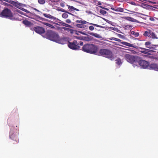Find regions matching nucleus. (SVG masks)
<instances>
[{
	"label": "nucleus",
	"mask_w": 158,
	"mask_h": 158,
	"mask_svg": "<svg viewBox=\"0 0 158 158\" xmlns=\"http://www.w3.org/2000/svg\"><path fill=\"white\" fill-rule=\"evenodd\" d=\"M44 37L52 41L62 44L58 34L51 30H48L45 34Z\"/></svg>",
	"instance_id": "nucleus-1"
},
{
	"label": "nucleus",
	"mask_w": 158,
	"mask_h": 158,
	"mask_svg": "<svg viewBox=\"0 0 158 158\" xmlns=\"http://www.w3.org/2000/svg\"><path fill=\"white\" fill-rule=\"evenodd\" d=\"M82 49L84 52L92 54H95L98 51V46L92 44H85Z\"/></svg>",
	"instance_id": "nucleus-2"
},
{
	"label": "nucleus",
	"mask_w": 158,
	"mask_h": 158,
	"mask_svg": "<svg viewBox=\"0 0 158 158\" xmlns=\"http://www.w3.org/2000/svg\"><path fill=\"white\" fill-rule=\"evenodd\" d=\"M124 57L128 62L132 64L134 67L138 65V61L139 59H140V57L137 56H134L129 54H125Z\"/></svg>",
	"instance_id": "nucleus-3"
},
{
	"label": "nucleus",
	"mask_w": 158,
	"mask_h": 158,
	"mask_svg": "<svg viewBox=\"0 0 158 158\" xmlns=\"http://www.w3.org/2000/svg\"><path fill=\"white\" fill-rule=\"evenodd\" d=\"M19 134V130L14 129L13 127H11L10 132V138L13 140L15 142L13 143V144H16L19 143V140L18 135Z\"/></svg>",
	"instance_id": "nucleus-4"
},
{
	"label": "nucleus",
	"mask_w": 158,
	"mask_h": 158,
	"mask_svg": "<svg viewBox=\"0 0 158 158\" xmlns=\"http://www.w3.org/2000/svg\"><path fill=\"white\" fill-rule=\"evenodd\" d=\"M99 53L102 56L110 59L111 60H112L114 58L112 52L110 50L101 49L99 51Z\"/></svg>",
	"instance_id": "nucleus-5"
},
{
	"label": "nucleus",
	"mask_w": 158,
	"mask_h": 158,
	"mask_svg": "<svg viewBox=\"0 0 158 158\" xmlns=\"http://www.w3.org/2000/svg\"><path fill=\"white\" fill-rule=\"evenodd\" d=\"M1 17L10 19L11 20L15 19L11 10L8 8L5 9L1 13Z\"/></svg>",
	"instance_id": "nucleus-6"
},
{
	"label": "nucleus",
	"mask_w": 158,
	"mask_h": 158,
	"mask_svg": "<svg viewBox=\"0 0 158 158\" xmlns=\"http://www.w3.org/2000/svg\"><path fill=\"white\" fill-rule=\"evenodd\" d=\"M83 42L81 41L77 42V40H74L73 42H69L68 43V47L73 50H78L80 49V45L82 46L83 45Z\"/></svg>",
	"instance_id": "nucleus-7"
},
{
	"label": "nucleus",
	"mask_w": 158,
	"mask_h": 158,
	"mask_svg": "<svg viewBox=\"0 0 158 158\" xmlns=\"http://www.w3.org/2000/svg\"><path fill=\"white\" fill-rule=\"evenodd\" d=\"M76 22L77 23L76 24V26L78 28H84L86 27L85 24L92 25L93 26H96L97 27H100L99 25L98 24L89 23L85 20H77Z\"/></svg>",
	"instance_id": "nucleus-8"
},
{
	"label": "nucleus",
	"mask_w": 158,
	"mask_h": 158,
	"mask_svg": "<svg viewBox=\"0 0 158 158\" xmlns=\"http://www.w3.org/2000/svg\"><path fill=\"white\" fill-rule=\"evenodd\" d=\"M138 64L142 69H148L149 65V62L144 60L139 59L138 61Z\"/></svg>",
	"instance_id": "nucleus-9"
},
{
	"label": "nucleus",
	"mask_w": 158,
	"mask_h": 158,
	"mask_svg": "<svg viewBox=\"0 0 158 158\" xmlns=\"http://www.w3.org/2000/svg\"><path fill=\"white\" fill-rule=\"evenodd\" d=\"M146 47L149 49L153 50H158V49L156 48L158 47V45L151 44V43L150 41H147L145 43Z\"/></svg>",
	"instance_id": "nucleus-10"
},
{
	"label": "nucleus",
	"mask_w": 158,
	"mask_h": 158,
	"mask_svg": "<svg viewBox=\"0 0 158 158\" xmlns=\"http://www.w3.org/2000/svg\"><path fill=\"white\" fill-rule=\"evenodd\" d=\"M31 30H34L36 33H38L40 34H44L45 32V30L43 27H40L37 26L34 27Z\"/></svg>",
	"instance_id": "nucleus-11"
},
{
	"label": "nucleus",
	"mask_w": 158,
	"mask_h": 158,
	"mask_svg": "<svg viewBox=\"0 0 158 158\" xmlns=\"http://www.w3.org/2000/svg\"><path fill=\"white\" fill-rule=\"evenodd\" d=\"M139 48L142 50L140 51V52L141 53L147 55H150L151 54L150 53V52H154V51L152 50L147 49L143 48L140 47Z\"/></svg>",
	"instance_id": "nucleus-12"
},
{
	"label": "nucleus",
	"mask_w": 158,
	"mask_h": 158,
	"mask_svg": "<svg viewBox=\"0 0 158 158\" xmlns=\"http://www.w3.org/2000/svg\"><path fill=\"white\" fill-rule=\"evenodd\" d=\"M116 41H118V42H121V43L123 45H124L125 46L131 47H133L135 48H136V46H134V44H131L130 43L126 42H121V40L120 39L116 38Z\"/></svg>",
	"instance_id": "nucleus-13"
},
{
	"label": "nucleus",
	"mask_w": 158,
	"mask_h": 158,
	"mask_svg": "<svg viewBox=\"0 0 158 158\" xmlns=\"http://www.w3.org/2000/svg\"><path fill=\"white\" fill-rule=\"evenodd\" d=\"M22 10L27 13V15L24 14V15H25L29 18L34 19V16L33 14L31 13L27 10L24 8H23Z\"/></svg>",
	"instance_id": "nucleus-14"
},
{
	"label": "nucleus",
	"mask_w": 158,
	"mask_h": 158,
	"mask_svg": "<svg viewBox=\"0 0 158 158\" xmlns=\"http://www.w3.org/2000/svg\"><path fill=\"white\" fill-rule=\"evenodd\" d=\"M22 10L27 13V15L24 14V15H25L29 18L34 19V16L33 14L31 13L27 10L24 8H23Z\"/></svg>",
	"instance_id": "nucleus-15"
},
{
	"label": "nucleus",
	"mask_w": 158,
	"mask_h": 158,
	"mask_svg": "<svg viewBox=\"0 0 158 158\" xmlns=\"http://www.w3.org/2000/svg\"><path fill=\"white\" fill-rule=\"evenodd\" d=\"M43 15L45 17L49 19H51L53 20L54 21H56L58 19L56 17L53 16L50 14H46V13H43Z\"/></svg>",
	"instance_id": "nucleus-16"
},
{
	"label": "nucleus",
	"mask_w": 158,
	"mask_h": 158,
	"mask_svg": "<svg viewBox=\"0 0 158 158\" xmlns=\"http://www.w3.org/2000/svg\"><path fill=\"white\" fill-rule=\"evenodd\" d=\"M158 64L155 63L151 64L149 65L150 68L151 69H153L155 70L156 71L157 68Z\"/></svg>",
	"instance_id": "nucleus-17"
},
{
	"label": "nucleus",
	"mask_w": 158,
	"mask_h": 158,
	"mask_svg": "<svg viewBox=\"0 0 158 158\" xmlns=\"http://www.w3.org/2000/svg\"><path fill=\"white\" fill-rule=\"evenodd\" d=\"M149 38L153 39H157L158 38L156 35L155 34V33L152 32L151 30L150 31V36L149 37Z\"/></svg>",
	"instance_id": "nucleus-18"
},
{
	"label": "nucleus",
	"mask_w": 158,
	"mask_h": 158,
	"mask_svg": "<svg viewBox=\"0 0 158 158\" xmlns=\"http://www.w3.org/2000/svg\"><path fill=\"white\" fill-rule=\"evenodd\" d=\"M23 23L25 25L29 27H31L33 25V24L32 23L27 20H23Z\"/></svg>",
	"instance_id": "nucleus-19"
},
{
	"label": "nucleus",
	"mask_w": 158,
	"mask_h": 158,
	"mask_svg": "<svg viewBox=\"0 0 158 158\" xmlns=\"http://www.w3.org/2000/svg\"><path fill=\"white\" fill-rule=\"evenodd\" d=\"M125 19L127 20L130 21L132 22L138 23L139 21L137 20L134 19V18L129 17H125Z\"/></svg>",
	"instance_id": "nucleus-20"
},
{
	"label": "nucleus",
	"mask_w": 158,
	"mask_h": 158,
	"mask_svg": "<svg viewBox=\"0 0 158 158\" xmlns=\"http://www.w3.org/2000/svg\"><path fill=\"white\" fill-rule=\"evenodd\" d=\"M66 6L68 7V8L70 10L72 11H74V10L79 11V9L74 7L72 6L68 5H67Z\"/></svg>",
	"instance_id": "nucleus-21"
},
{
	"label": "nucleus",
	"mask_w": 158,
	"mask_h": 158,
	"mask_svg": "<svg viewBox=\"0 0 158 158\" xmlns=\"http://www.w3.org/2000/svg\"><path fill=\"white\" fill-rule=\"evenodd\" d=\"M59 23L60 24L61 26H64L65 27H68L71 28L72 27V26L66 23L63 22H60Z\"/></svg>",
	"instance_id": "nucleus-22"
},
{
	"label": "nucleus",
	"mask_w": 158,
	"mask_h": 158,
	"mask_svg": "<svg viewBox=\"0 0 158 158\" xmlns=\"http://www.w3.org/2000/svg\"><path fill=\"white\" fill-rule=\"evenodd\" d=\"M151 30H149L148 31H144L143 34V35L145 37H149L150 36V33Z\"/></svg>",
	"instance_id": "nucleus-23"
},
{
	"label": "nucleus",
	"mask_w": 158,
	"mask_h": 158,
	"mask_svg": "<svg viewBox=\"0 0 158 158\" xmlns=\"http://www.w3.org/2000/svg\"><path fill=\"white\" fill-rule=\"evenodd\" d=\"M150 55H145V56L152 59H154L155 60H157L158 59V57L155 56H153L151 55V54Z\"/></svg>",
	"instance_id": "nucleus-24"
},
{
	"label": "nucleus",
	"mask_w": 158,
	"mask_h": 158,
	"mask_svg": "<svg viewBox=\"0 0 158 158\" xmlns=\"http://www.w3.org/2000/svg\"><path fill=\"white\" fill-rule=\"evenodd\" d=\"M9 1L10 2H9L10 3V4L14 5L16 7H17L19 5L18 3L16 2L15 1H12L11 0V1Z\"/></svg>",
	"instance_id": "nucleus-25"
},
{
	"label": "nucleus",
	"mask_w": 158,
	"mask_h": 158,
	"mask_svg": "<svg viewBox=\"0 0 158 158\" xmlns=\"http://www.w3.org/2000/svg\"><path fill=\"white\" fill-rule=\"evenodd\" d=\"M131 34L133 35L135 37H137L139 35V33L138 32H135L132 31L131 32Z\"/></svg>",
	"instance_id": "nucleus-26"
},
{
	"label": "nucleus",
	"mask_w": 158,
	"mask_h": 158,
	"mask_svg": "<svg viewBox=\"0 0 158 158\" xmlns=\"http://www.w3.org/2000/svg\"><path fill=\"white\" fill-rule=\"evenodd\" d=\"M44 24L48 27H50L52 28H55V27L52 25V24H51L49 23H44Z\"/></svg>",
	"instance_id": "nucleus-27"
},
{
	"label": "nucleus",
	"mask_w": 158,
	"mask_h": 158,
	"mask_svg": "<svg viewBox=\"0 0 158 158\" xmlns=\"http://www.w3.org/2000/svg\"><path fill=\"white\" fill-rule=\"evenodd\" d=\"M62 28L65 31H70V32L72 33H73V30L69 28L66 27H62Z\"/></svg>",
	"instance_id": "nucleus-28"
},
{
	"label": "nucleus",
	"mask_w": 158,
	"mask_h": 158,
	"mask_svg": "<svg viewBox=\"0 0 158 158\" xmlns=\"http://www.w3.org/2000/svg\"><path fill=\"white\" fill-rule=\"evenodd\" d=\"M116 11L122 12L123 11V9L121 7L116 8Z\"/></svg>",
	"instance_id": "nucleus-29"
},
{
	"label": "nucleus",
	"mask_w": 158,
	"mask_h": 158,
	"mask_svg": "<svg viewBox=\"0 0 158 158\" xmlns=\"http://www.w3.org/2000/svg\"><path fill=\"white\" fill-rule=\"evenodd\" d=\"M90 34L92 36H94V37L98 38L100 37V35L99 34L97 33H90Z\"/></svg>",
	"instance_id": "nucleus-30"
},
{
	"label": "nucleus",
	"mask_w": 158,
	"mask_h": 158,
	"mask_svg": "<svg viewBox=\"0 0 158 158\" xmlns=\"http://www.w3.org/2000/svg\"><path fill=\"white\" fill-rule=\"evenodd\" d=\"M35 16L36 17V18L37 19L41 20H42V21H44V19H45L44 18H42V17H40V16H39L38 15H35Z\"/></svg>",
	"instance_id": "nucleus-31"
},
{
	"label": "nucleus",
	"mask_w": 158,
	"mask_h": 158,
	"mask_svg": "<svg viewBox=\"0 0 158 158\" xmlns=\"http://www.w3.org/2000/svg\"><path fill=\"white\" fill-rule=\"evenodd\" d=\"M116 63L118 65H119L122 64V62L120 58L117 59L116 60Z\"/></svg>",
	"instance_id": "nucleus-32"
},
{
	"label": "nucleus",
	"mask_w": 158,
	"mask_h": 158,
	"mask_svg": "<svg viewBox=\"0 0 158 158\" xmlns=\"http://www.w3.org/2000/svg\"><path fill=\"white\" fill-rule=\"evenodd\" d=\"M56 10L58 11H61L63 12H66V10H64V9L60 8L58 7L56 9Z\"/></svg>",
	"instance_id": "nucleus-33"
},
{
	"label": "nucleus",
	"mask_w": 158,
	"mask_h": 158,
	"mask_svg": "<svg viewBox=\"0 0 158 158\" xmlns=\"http://www.w3.org/2000/svg\"><path fill=\"white\" fill-rule=\"evenodd\" d=\"M62 17L63 18L66 19L68 17V15L66 13H64L62 14Z\"/></svg>",
	"instance_id": "nucleus-34"
},
{
	"label": "nucleus",
	"mask_w": 158,
	"mask_h": 158,
	"mask_svg": "<svg viewBox=\"0 0 158 158\" xmlns=\"http://www.w3.org/2000/svg\"><path fill=\"white\" fill-rule=\"evenodd\" d=\"M38 3L40 4H44L45 3V0H38Z\"/></svg>",
	"instance_id": "nucleus-35"
},
{
	"label": "nucleus",
	"mask_w": 158,
	"mask_h": 158,
	"mask_svg": "<svg viewBox=\"0 0 158 158\" xmlns=\"http://www.w3.org/2000/svg\"><path fill=\"white\" fill-rule=\"evenodd\" d=\"M110 29L118 32H119L120 31L118 28L116 27H111L110 28Z\"/></svg>",
	"instance_id": "nucleus-36"
},
{
	"label": "nucleus",
	"mask_w": 158,
	"mask_h": 158,
	"mask_svg": "<svg viewBox=\"0 0 158 158\" xmlns=\"http://www.w3.org/2000/svg\"><path fill=\"white\" fill-rule=\"evenodd\" d=\"M99 12L103 15H104L106 13V11L102 9L100 10Z\"/></svg>",
	"instance_id": "nucleus-37"
},
{
	"label": "nucleus",
	"mask_w": 158,
	"mask_h": 158,
	"mask_svg": "<svg viewBox=\"0 0 158 158\" xmlns=\"http://www.w3.org/2000/svg\"><path fill=\"white\" fill-rule=\"evenodd\" d=\"M94 2L98 5H101L102 4L101 2H99L98 1H95Z\"/></svg>",
	"instance_id": "nucleus-38"
},
{
	"label": "nucleus",
	"mask_w": 158,
	"mask_h": 158,
	"mask_svg": "<svg viewBox=\"0 0 158 158\" xmlns=\"http://www.w3.org/2000/svg\"><path fill=\"white\" fill-rule=\"evenodd\" d=\"M60 5L61 7H64L65 6V3L64 2H61Z\"/></svg>",
	"instance_id": "nucleus-39"
},
{
	"label": "nucleus",
	"mask_w": 158,
	"mask_h": 158,
	"mask_svg": "<svg viewBox=\"0 0 158 158\" xmlns=\"http://www.w3.org/2000/svg\"><path fill=\"white\" fill-rule=\"evenodd\" d=\"M132 27V26L131 25H125V27L127 29H129V28Z\"/></svg>",
	"instance_id": "nucleus-40"
},
{
	"label": "nucleus",
	"mask_w": 158,
	"mask_h": 158,
	"mask_svg": "<svg viewBox=\"0 0 158 158\" xmlns=\"http://www.w3.org/2000/svg\"><path fill=\"white\" fill-rule=\"evenodd\" d=\"M48 0L53 3H57L59 1V0Z\"/></svg>",
	"instance_id": "nucleus-41"
},
{
	"label": "nucleus",
	"mask_w": 158,
	"mask_h": 158,
	"mask_svg": "<svg viewBox=\"0 0 158 158\" xmlns=\"http://www.w3.org/2000/svg\"><path fill=\"white\" fill-rule=\"evenodd\" d=\"M117 35H118V37H119V38H121L123 39L124 38V36L123 35H122L120 34H118Z\"/></svg>",
	"instance_id": "nucleus-42"
},
{
	"label": "nucleus",
	"mask_w": 158,
	"mask_h": 158,
	"mask_svg": "<svg viewBox=\"0 0 158 158\" xmlns=\"http://www.w3.org/2000/svg\"><path fill=\"white\" fill-rule=\"evenodd\" d=\"M89 29L90 31H93L94 29V27L93 26H90L89 27Z\"/></svg>",
	"instance_id": "nucleus-43"
},
{
	"label": "nucleus",
	"mask_w": 158,
	"mask_h": 158,
	"mask_svg": "<svg viewBox=\"0 0 158 158\" xmlns=\"http://www.w3.org/2000/svg\"><path fill=\"white\" fill-rule=\"evenodd\" d=\"M17 11L21 15H24V14H23V12H22L21 11L19 10H17Z\"/></svg>",
	"instance_id": "nucleus-44"
},
{
	"label": "nucleus",
	"mask_w": 158,
	"mask_h": 158,
	"mask_svg": "<svg viewBox=\"0 0 158 158\" xmlns=\"http://www.w3.org/2000/svg\"><path fill=\"white\" fill-rule=\"evenodd\" d=\"M65 22L66 23H71V20L70 19H66L65 21Z\"/></svg>",
	"instance_id": "nucleus-45"
},
{
	"label": "nucleus",
	"mask_w": 158,
	"mask_h": 158,
	"mask_svg": "<svg viewBox=\"0 0 158 158\" xmlns=\"http://www.w3.org/2000/svg\"><path fill=\"white\" fill-rule=\"evenodd\" d=\"M116 38L114 37H111V38H109V39L111 40H114L116 41Z\"/></svg>",
	"instance_id": "nucleus-46"
},
{
	"label": "nucleus",
	"mask_w": 158,
	"mask_h": 158,
	"mask_svg": "<svg viewBox=\"0 0 158 158\" xmlns=\"http://www.w3.org/2000/svg\"><path fill=\"white\" fill-rule=\"evenodd\" d=\"M149 19L150 20L152 21H154L155 20L154 19L153 17H150L149 18Z\"/></svg>",
	"instance_id": "nucleus-47"
},
{
	"label": "nucleus",
	"mask_w": 158,
	"mask_h": 158,
	"mask_svg": "<svg viewBox=\"0 0 158 158\" xmlns=\"http://www.w3.org/2000/svg\"><path fill=\"white\" fill-rule=\"evenodd\" d=\"M65 13H67V14H68L69 15H73L71 13H70L69 12H68V11H67L66 10V12H64Z\"/></svg>",
	"instance_id": "nucleus-48"
},
{
	"label": "nucleus",
	"mask_w": 158,
	"mask_h": 158,
	"mask_svg": "<svg viewBox=\"0 0 158 158\" xmlns=\"http://www.w3.org/2000/svg\"><path fill=\"white\" fill-rule=\"evenodd\" d=\"M34 10H35L37 11V12H40V13H42V12H40V11L39 10H37V9L35 8H34Z\"/></svg>",
	"instance_id": "nucleus-49"
},
{
	"label": "nucleus",
	"mask_w": 158,
	"mask_h": 158,
	"mask_svg": "<svg viewBox=\"0 0 158 158\" xmlns=\"http://www.w3.org/2000/svg\"><path fill=\"white\" fill-rule=\"evenodd\" d=\"M100 8H102V9H105V10H108V9L107 8H105V7H103L102 6H99Z\"/></svg>",
	"instance_id": "nucleus-50"
},
{
	"label": "nucleus",
	"mask_w": 158,
	"mask_h": 158,
	"mask_svg": "<svg viewBox=\"0 0 158 158\" xmlns=\"http://www.w3.org/2000/svg\"><path fill=\"white\" fill-rule=\"evenodd\" d=\"M2 1H5L9 3L10 2L9 1H11V0H2Z\"/></svg>",
	"instance_id": "nucleus-51"
},
{
	"label": "nucleus",
	"mask_w": 158,
	"mask_h": 158,
	"mask_svg": "<svg viewBox=\"0 0 158 158\" xmlns=\"http://www.w3.org/2000/svg\"><path fill=\"white\" fill-rule=\"evenodd\" d=\"M111 9L113 10H114L115 11V10H116V8H114V7H111Z\"/></svg>",
	"instance_id": "nucleus-52"
},
{
	"label": "nucleus",
	"mask_w": 158,
	"mask_h": 158,
	"mask_svg": "<svg viewBox=\"0 0 158 158\" xmlns=\"http://www.w3.org/2000/svg\"><path fill=\"white\" fill-rule=\"evenodd\" d=\"M3 4L4 5H9L8 4H7V3H6V2H4L3 3Z\"/></svg>",
	"instance_id": "nucleus-53"
},
{
	"label": "nucleus",
	"mask_w": 158,
	"mask_h": 158,
	"mask_svg": "<svg viewBox=\"0 0 158 158\" xmlns=\"http://www.w3.org/2000/svg\"><path fill=\"white\" fill-rule=\"evenodd\" d=\"M157 53L158 54V52H157Z\"/></svg>",
	"instance_id": "nucleus-54"
}]
</instances>
